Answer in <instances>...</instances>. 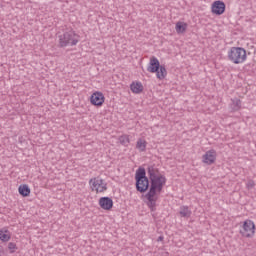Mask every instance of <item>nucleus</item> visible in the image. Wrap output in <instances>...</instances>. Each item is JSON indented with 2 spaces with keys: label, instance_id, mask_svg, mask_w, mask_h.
I'll use <instances>...</instances> for the list:
<instances>
[{
  "label": "nucleus",
  "instance_id": "obj_1",
  "mask_svg": "<svg viewBox=\"0 0 256 256\" xmlns=\"http://www.w3.org/2000/svg\"><path fill=\"white\" fill-rule=\"evenodd\" d=\"M148 175L150 179V188L145 194V199H147V206L150 211H155L157 200L159 199V195H161V191H163V187H165V184L167 183V178L163 174H157V169L153 166L148 167Z\"/></svg>",
  "mask_w": 256,
  "mask_h": 256
},
{
  "label": "nucleus",
  "instance_id": "obj_2",
  "mask_svg": "<svg viewBox=\"0 0 256 256\" xmlns=\"http://www.w3.org/2000/svg\"><path fill=\"white\" fill-rule=\"evenodd\" d=\"M59 47H74L79 43V35L75 31H66L58 36Z\"/></svg>",
  "mask_w": 256,
  "mask_h": 256
},
{
  "label": "nucleus",
  "instance_id": "obj_3",
  "mask_svg": "<svg viewBox=\"0 0 256 256\" xmlns=\"http://www.w3.org/2000/svg\"><path fill=\"white\" fill-rule=\"evenodd\" d=\"M228 59L235 65H240L247 61V51L242 47H232L228 51Z\"/></svg>",
  "mask_w": 256,
  "mask_h": 256
},
{
  "label": "nucleus",
  "instance_id": "obj_4",
  "mask_svg": "<svg viewBox=\"0 0 256 256\" xmlns=\"http://www.w3.org/2000/svg\"><path fill=\"white\" fill-rule=\"evenodd\" d=\"M147 71L149 73H156V77L160 81H163V79L167 77V69L165 68L164 65L160 66L159 59H157V57H152L150 59V63L147 68Z\"/></svg>",
  "mask_w": 256,
  "mask_h": 256
},
{
  "label": "nucleus",
  "instance_id": "obj_5",
  "mask_svg": "<svg viewBox=\"0 0 256 256\" xmlns=\"http://www.w3.org/2000/svg\"><path fill=\"white\" fill-rule=\"evenodd\" d=\"M146 175L147 172H145V168H139L136 171V190L139 193H145V191L149 189V178H147Z\"/></svg>",
  "mask_w": 256,
  "mask_h": 256
},
{
  "label": "nucleus",
  "instance_id": "obj_6",
  "mask_svg": "<svg viewBox=\"0 0 256 256\" xmlns=\"http://www.w3.org/2000/svg\"><path fill=\"white\" fill-rule=\"evenodd\" d=\"M89 186L94 193H105V191H107V182L101 177L90 179Z\"/></svg>",
  "mask_w": 256,
  "mask_h": 256
},
{
  "label": "nucleus",
  "instance_id": "obj_7",
  "mask_svg": "<svg viewBox=\"0 0 256 256\" xmlns=\"http://www.w3.org/2000/svg\"><path fill=\"white\" fill-rule=\"evenodd\" d=\"M240 235L251 239L255 235V222L252 220H246L243 222L242 229H240Z\"/></svg>",
  "mask_w": 256,
  "mask_h": 256
},
{
  "label": "nucleus",
  "instance_id": "obj_8",
  "mask_svg": "<svg viewBox=\"0 0 256 256\" xmlns=\"http://www.w3.org/2000/svg\"><path fill=\"white\" fill-rule=\"evenodd\" d=\"M90 103L95 107H101L103 103H105V95H103V92H94L90 97Z\"/></svg>",
  "mask_w": 256,
  "mask_h": 256
},
{
  "label": "nucleus",
  "instance_id": "obj_9",
  "mask_svg": "<svg viewBox=\"0 0 256 256\" xmlns=\"http://www.w3.org/2000/svg\"><path fill=\"white\" fill-rule=\"evenodd\" d=\"M211 11L213 15H223L225 13V2L217 0L212 3Z\"/></svg>",
  "mask_w": 256,
  "mask_h": 256
},
{
  "label": "nucleus",
  "instance_id": "obj_10",
  "mask_svg": "<svg viewBox=\"0 0 256 256\" xmlns=\"http://www.w3.org/2000/svg\"><path fill=\"white\" fill-rule=\"evenodd\" d=\"M217 160V152L215 150H209L202 156V161L206 165H213Z\"/></svg>",
  "mask_w": 256,
  "mask_h": 256
},
{
  "label": "nucleus",
  "instance_id": "obj_11",
  "mask_svg": "<svg viewBox=\"0 0 256 256\" xmlns=\"http://www.w3.org/2000/svg\"><path fill=\"white\" fill-rule=\"evenodd\" d=\"M99 205L101 209H104L105 211H110V209H113V199L109 197H102L99 199Z\"/></svg>",
  "mask_w": 256,
  "mask_h": 256
},
{
  "label": "nucleus",
  "instance_id": "obj_12",
  "mask_svg": "<svg viewBox=\"0 0 256 256\" xmlns=\"http://www.w3.org/2000/svg\"><path fill=\"white\" fill-rule=\"evenodd\" d=\"M130 89L132 91V93H136L137 95L139 93H142L143 92V84L141 82H133L131 85H130Z\"/></svg>",
  "mask_w": 256,
  "mask_h": 256
},
{
  "label": "nucleus",
  "instance_id": "obj_13",
  "mask_svg": "<svg viewBox=\"0 0 256 256\" xmlns=\"http://www.w3.org/2000/svg\"><path fill=\"white\" fill-rule=\"evenodd\" d=\"M179 214L184 219H189V217H191L192 215V212H191V209H189V206H181Z\"/></svg>",
  "mask_w": 256,
  "mask_h": 256
},
{
  "label": "nucleus",
  "instance_id": "obj_14",
  "mask_svg": "<svg viewBox=\"0 0 256 256\" xmlns=\"http://www.w3.org/2000/svg\"><path fill=\"white\" fill-rule=\"evenodd\" d=\"M18 191L22 197H29L31 195V189L28 185H20Z\"/></svg>",
  "mask_w": 256,
  "mask_h": 256
},
{
  "label": "nucleus",
  "instance_id": "obj_15",
  "mask_svg": "<svg viewBox=\"0 0 256 256\" xmlns=\"http://www.w3.org/2000/svg\"><path fill=\"white\" fill-rule=\"evenodd\" d=\"M175 30L177 33H185L187 31V23L181 21L177 22Z\"/></svg>",
  "mask_w": 256,
  "mask_h": 256
},
{
  "label": "nucleus",
  "instance_id": "obj_16",
  "mask_svg": "<svg viewBox=\"0 0 256 256\" xmlns=\"http://www.w3.org/2000/svg\"><path fill=\"white\" fill-rule=\"evenodd\" d=\"M9 239H11V234L9 233V230H0V241L7 243Z\"/></svg>",
  "mask_w": 256,
  "mask_h": 256
},
{
  "label": "nucleus",
  "instance_id": "obj_17",
  "mask_svg": "<svg viewBox=\"0 0 256 256\" xmlns=\"http://www.w3.org/2000/svg\"><path fill=\"white\" fill-rule=\"evenodd\" d=\"M231 109L232 111H239V109H241V100L234 98L231 100Z\"/></svg>",
  "mask_w": 256,
  "mask_h": 256
},
{
  "label": "nucleus",
  "instance_id": "obj_18",
  "mask_svg": "<svg viewBox=\"0 0 256 256\" xmlns=\"http://www.w3.org/2000/svg\"><path fill=\"white\" fill-rule=\"evenodd\" d=\"M119 143H121L124 147H128L129 143H131V141L129 140V135L125 134L122 135L118 138Z\"/></svg>",
  "mask_w": 256,
  "mask_h": 256
},
{
  "label": "nucleus",
  "instance_id": "obj_19",
  "mask_svg": "<svg viewBox=\"0 0 256 256\" xmlns=\"http://www.w3.org/2000/svg\"><path fill=\"white\" fill-rule=\"evenodd\" d=\"M136 148L139 149V151H145L147 149V141L143 139H138L136 143Z\"/></svg>",
  "mask_w": 256,
  "mask_h": 256
},
{
  "label": "nucleus",
  "instance_id": "obj_20",
  "mask_svg": "<svg viewBox=\"0 0 256 256\" xmlns=\"http://www.w3.org/2000/svg\"><path fill=\"white\" fill-rule=\"evenodd\" d=\"M246 187L247 189H253V187H255V181L248 180V182L246 183Z\"/></svg>",
  "mask_w": 256,
  "mask_h": 256
},
{
  "label": "nucleus",
  "instance_id": "obj_21",
  "mask_svg": "<svg viewBox=\"0 0 256 256\" xmlns=\"http://www.w3.org/2000/svg\"><path fill=\"white\" fill-rule=\"evenodd\" d=\"M8 249H10V251H14V249H17V245L13 242H10L8 244Z\"/></svg>",
  "mask_w": 256,
  "mask_h": 256
},
{
  "label": "nucleus",
  "instance_id": "obj_22",
  "mask_svg": "<svg viewBox=\"0 0 256 256\" xmlns=\"http://www.w3.org/2000/svg\"><path fill=\"white\" fill-rule=\"evenodd\" d=\"M159 240H160V241L163 240V237L160 236V237H159Z\"/></svg>",
  "mask_w": 256,
  "mask_h": 256
}]
</instances>
